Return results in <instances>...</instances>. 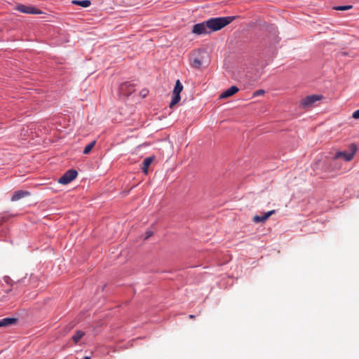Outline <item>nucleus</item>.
Returning a JSON list of instances; mask_svg holds the SVG:
<instances>
[{"label": "nucleus", "instance_id": "5", "mask_svg": "<svg viewBox=\"0 0 359 359\" xmlns=\"http://www.w3.org/2000/svg\"><path fill=\"white\" fill-rule=\"evenodd\" d=\"M15 10L27 14H41L42 11L32 6H25L24 4H19L16 6Z\"/></svg>", "mask_w": 359, "mask_h": 359}, {"label": "nucleus", "instance_id": "22", "mask_svg": "<svg viewBox=\"0 0 359 359\" xmlns=\"http://www.w3.org/2000/svg\"><path fill=\"white\" fill-rule=\"evenodd\" d=\"M147 93H148L147 90H142V92H141V95H142L143 97H145V96L147 95Z\"/></svg>", "mask_w": 359, "mask_h": 359}, {"label": "nucleus", "instance_id": "16", "mask_svg": "<svg viewBox=\"0 0 359 359\" xmlns=\"http://www.w3.org/2000/svg\"><path fill=\"white\" fill-rule=\"evenodd\" d=\"M182 90H183V86L181 83V82L180 81V80H177L176 81L172 94H179L180 95Z\"/></svg>", "mask_w": 359, "mask_h": 359}, {"label": "nucleus", "instance_id": "1", "mask_svg": "<svg viewBox=\"0 0 359 359\" xmlns=\"http://www.w3.org/2000/svg\"><path fill=\"white\" fill-rule=\"evenodd\" d=\"M235 19L234 16L212 18L206 20V26L210 30V34L222 29L230 24Z\"/></svg>", "mask_w": 359, "mask_h": 359}, {"label": "nucleus", "instance_id": "9", "mask_svg": "<svg viewBox=\"0 0 359 359\" xmlns=\"http://www.w3.org/2000/svg\"><path fill=\"white\" fill-rule=\"evenodd\" d=\"M239 90L238 88L236 86H231L229 89L224 91L222 93L219 95V99H224L229 97H231L238 93Z\"/></svg>", "mask_w": 359, "mask_h": 359}, {"label": "nucleus", "instance_id": "20", "mask_svg": "<svg viewBox=\"0 0 359 359\" xmlns=\"http://www.w3.org/2000/svg\"><path fill=\"white\" fill-rule=\"evenodd\" d=\"M265 91L264 90H258L253 93V96H259L264 95Z\"/></svg>", "mask_w": 359, "mask_h": 359}, {"label": "nucleus", "instance_id": "13", "mask_svg": "<svg viewBox=\"0 0 359 359\" xmlns=\"http://www.w3.org/2000/svg\"><path fill=\"white\" fill-rule=\"evenodd\" d=\"M17 318H6L0 320V327H6L15 323Z\"/></svg>", "mask_w": 359, "mask_h": 359}, {"label": "nucleus", "instance_id": "25", "mask_svg": "<svg viewBox=\"0 0 359 359\" xmlns=\"http://www.w3.org/2000/svg\"><path fill=\"white\" fill-rule=\"evenodd\" d=\"M84 359H90V358L89 356H86Z\"/></svg>", "mask_w": 359, "mask_h": 359}, {"label": "nucleus", "instance_id": "8", "mask_svg": "<svg viewBox=\"0 0 359 359\" xmlns=\"http://www.w3.org/2000/svg\"><path fill=\"white\" fill-rule=\"evenodd\" d=\"M276 212V210H273L266 212L263 216L255 215L252 218V221L255 223H260L264 222L266 220L269 219L270 216L273 215Z\"/></svg>", "mask_w": 359, "mask_h": 359}, {"label": "nucleus", "instance_id": "18", "mask_svg": "<svg viewBox=\"0 0 359 359\" xmlns=\"http://www.w3.org/2000/svg\"><path fill=\"white\" fill-rule=\"evenodd\" d=\"M95 144V141H93L90 144L86 145L83 149V154H89L90 152V151L93 149V148L94 147Z\"/></svg>", "mask_w": 359, "mask_h": 359}, {"label": "nucleus", "instance_id": "6", "mask_svg": "<svg viewBox=\"0 0 359 359\" xmlns=\"http://www.w3.org/2000/svg\"><path fill=\"white\" fill-rule=\"evenodd\" d=\"M192 32L197 35L210 34V30L206 26V21L194 25L193 26Z\"/></svg>", "mask_w": 359, "mask_h": 359}, {"label": "nucleus", "instance_id": "14", "mask_svg": "<svg viewBox=\"0 0 359 359\" xmlns=\"http://www.w3.org/2000/svg\"><path fill=\"white\" fill-rule=\"evenodd\" d=\"M72 4L74 5L81 6L83 8H87L91 5V2L90 0H73L72 1Z\"/></svg>", "mask_w": 359, "mask_h": 359}, {"label": "nucleus", "instance_id": "21", "mask_svg": "<svg viewBox=\"0 0 359 359\" xmlns=\"http://www.w3.org/2000/svg\"><path fill=\"white\" fill-rule=\"evenodd\" d=\"M352 117L355 119L359 118V109L353 113Z\"/></svg>", "mask_w": 359, "mask_h": 359}, {"label": "nucleus", "instance_id": "11", "mask_svg": "<svg viewBox=\"0 0 359 359\" xmlns=\"http://www.w3.org/2000/svg\"><path fill=\"white\" fill-rule=\"evenodd\" d=\"M203 64V59L201 56L194 57L190 59V65L194 69H200Z\"/></svg>", "mask_w": 359, "mask_h": 359}, {"label": "nucleus", "instance_id": "10", "mask_svg": "<svg viewBox=\"0 0 359 359\" xmlns=\"http://www.w3.org/2000/svg\"><path fill=\"white\" fill-rule=\"evenodd\" d=\"M29 196H30V193L28 191L19 190L14 192L11 197V201H17Z\"/></svg>", "mask_w": 359, "mask_h": 359}, {"label": "nucleus", "instance_id": "3", "mask_svg": "<svg viewBox=\"0 0 359 359\" xmlns=\"http://www.w3.org/2000/svg\"><path fill=\"white\" fill-rule=\"evenodd\" d=\"M77 175L78 172L76 170H69L58 180V182L62 184H67L74 180Z\"/></svg>", "mask_w": 359, "mask_h": 359}, {"label": "nucleus", "instance_id": "15", "mask_svg": "<svg viewBox=\"0 0 359 359\" xmlns=\"http://www.w3.org/2000/svg\"><path fill=\"white\" fill-rule=\"evenodd\" d=\"M84 335V332L81 330H77L72 337V340L74 342V344H77Z\"/></svg>", "mask_w": 359, "mask_h": 359}, {"label": "nucleus", "instance_id": "23", "mask_svg": "<svg viewBox=\"0 0 359 359\" xmlns=\"http://www.w3.org/2000/svg\"><path fill=\"white\" fill-rule=\"evenodd\" d=\"M151 235H152V232H151V231H147V236H146V238H149V237H150Z\"/></svg>", "mask_w": 359, "mask_h": 359}, {"label": "nucleus", "instance_id": "19", "mask_svg": "<svg viewBox=\"0 0 359 359\" xmlns=\"http://www.w3.org/2000/svg\"><path fill=\"white\" fill-rule=\"evenodd\" d=\"M352 8V6H337L334 8L337 11H347Z\"/></svg>", "mask_w": 359, "mask_h": 359}, {"label": "nucleus", "instance_id": "4", "mask_svg": "<svg viewBox=\"0 0 359 359\" xmlns=\"http://www.w3.org/2000/svg\"><path fill=\"white\" fill-rule=\"evenodd\" d=\"M322 98H323V96L320 95H309L302 100L301 105L304 108H306V107H311L316 102L320 100Z\"/></svg>", "mask_w": 359, "mask_h": 359}, {"label": "nucleus", "instance_id": "12", "mask_svg": "<svg viewBox=\"0 0 359 359\" xmlns=\"http://www.w3.org/2000/svg\"><path fill=\"white\" fill-rule=\"evenodd\" d=\"M154 161V157L149 156L146 158L142 163V172L147 175L148 174V169L149 165L152 163Z\"/></svg>", "mask_w": 359, "mask_h": 359}, {"label": "nucleus", "instance_id": "2", "mask_svg": "<svg viewBox=\"0 0 359 359\" xmlns=\"http://www.w3.org/2000/svg\"><path fill=\"white\" fill-rule=\"evenodd\" d=\"M356 151V146L353 144H351L349 147V151H337L335 154L334 160L341 158L346 161H351L353 158Z\"/></svg>", "mask_w": 359, "mask_h": 359}, {"label": "nucleus", "instance_id": "7", "mask_svg": "<svg viewBox=\"0 0 359 359\" xmlns=\"http://www.w3.org/2000/svg\"><path fill=\"white\" fill-rule=\"evenodd\" d=\"M135 90V86L128 82L122 83L119 87L120 93L124 96H129Z\"/></svg>", "mask_w": 359, "mask_h": 359}, {"label": "nucleus", "instance_id": "24", "mask_svg": "<svg viewBox=\"0 0 359 359\" xmlns=\"http://www.w3.org/2000/svg\"><path fill=\"white\" fill-rule=\"evenodd\" d=\"M189 318L191 319H194L195 318V316L194 315H189Z\"/></svg>", "mask_w": 359, "mask_h": 359}, {"label": "nucleus", "instance_id": "17", "mask_svg": "<svg viewBox=\"0 0 359 359\" xmlns=\"http://www.w3.org/2000/svg\"><path fill=\"white\" fill-rule=\"evenodd\" d=\"M180 95L179 94H173L172 100L170 103V107L172 108L174 105L177 104L180 101Z\"/></svg>", "mask_w": 359, "mask_h": 359}]
</instances>
